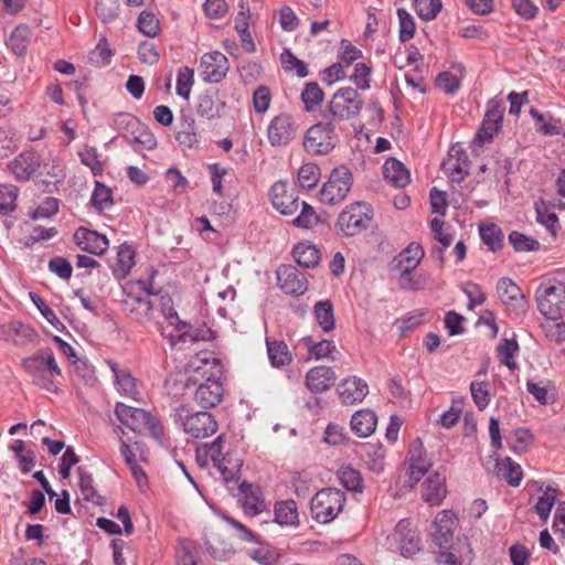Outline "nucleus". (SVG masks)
<instances>
[{"label": "nucleus", "mask_w": 565, "mask_h": 565, "mask_svg": "<svg viewBox=\"0 0 565 565\" xmlns=\"http://www.w3.org/2000/svg\"><path fill=\"white\" fill-rule=\"evenodd\" d=\"M321 177L320 167L315 162L303 163L298 171V182L302 189H313Z\"/></svg>", "instance_id": "nucleus-48"}, {"label": "nucleus", "mask_w": 565, "mask_h": 565, "mask_svg": "<svg viewBox=\"0 0 565 565\" xmlns=\"http://www.w3.org/2000/svg\"><path fill=\"white\" fill-rule=\"evenodd\" d=\"M173 418L180 423L183 430L193 438H206L217 430V422L209 412H196L190 414L186 405H180L174 409Z\"/></svg>", "instance_id": "nucleus-7"}, {"label": "nucleus", "mask_w": 565, "mask_h": 565, "mask_svg": "<svg viewBox=\"0 0 565 565\" xmlns=\"http://www.w3.org/2000/svg\"><path fill=\"white\" fill-rule=\"evenodd\" d=\"M277 280L285 294L300 296L308 289L307 278L291 265L280 266L277 269Z\"/></svg>", "instance_id": "nucleus-21"}, {"label": "nucleus", "mask_w": 565, "mask_h": 565, "mask_svg": "<svg viewBox=\"0 0 565 565\" xmlns=\"http://www.w3.org/2000/svg\"><path fill=\"white\" fill-rule=\"evenodd\" d=\"M337 125L330 119H323L312 125L303 136V149L311 156H326L337 146L339 137Z\"/></svg>", "instance_id": "nucleus-5"}, {"label": "nucleus", "mask_w": 565, "mask_h": 565, "mask_svg": "<svg viewBox=\"0 0 565 565\" xmlns=\"http://www.w3.org/2000/svg\"><path fill=\"white\" fill-rule=\"evenodd\" d=\"M399 21V40L405 43L412 40L415 35V21L414 18L403 8L397 10Z\"/></svg>", "instance_id": "nucleus-64"}, {"label": "nucleus", "mask_w": 565, "mask_h": 565, "mask_svg": "<svg viewBox=\"0 0 565 565\" xmlns=\"http://www.w3.org/2000/svg\"><path fill=\"white\" fill-rule=\"evenodd\" d=\"M31 35L32 33L29 26L19 25L11 33L8 46L15 55H24L30 44Z\"/></svg>", "instance_id": "nucleus-47"}, {"label": "nucleus", "mask_w": 565, "mask_h": 565, "mask_svg": "<svg viewBox=\"0 0 565 565\" xmlns=\"http://www.w3.org/2000/svg\"><path fill=\"white\" fill-rule=\"evenodd\" d=\"M242 466V459L231 452H226L222 457V462H220L216 468L223 476L224 482L228 484L230 482L238 481Z\"/></svg>", "instance_id": "nucleus-40"}, {"label": "nucleus", "mask_w": 565, "mask_h": 565, "mask_svg": "<svg viewBox=\"0 0 565 565\" xmlns=\"http://www.w3.org/2000/svg\"><path fill=\"white\" fill-rule=\"evenodd\" d=\"M364 100L358 89L352 87L339 88L322 110V119H330L335 125L356 117L363 107Z\"/></svg>", "instance_id": "nucleus-4"}, {"label": "nucleus", "mask_w": 565, "mask_h": 565, "mask_svg": "<svg viewBox=\"0 0 565 565\" xmlns=\"http://www.w3.org/2000/svg\"><path fill=\"white\" fill-rule=\"evenodd\" d=\"M526 390L541 405L553 404L556 401L555 385L548 380L540 382L529 380L526 382Z\"/></svg>", "instance_id": "nucleus-35"}, {"label": "nucleus", "mask_w": 565, "mask_h": 565, "mask_svg": "<svg viewBox=\"0 0 565 565\" xmlns=\"http://www.w3.org/2000/svg\"><path fill=\"white\" fill-rule=\"evenodd\" d=\"M408 482L414 487L427 473L431 463L426 458V452L420 440H414L408 450Z\"/></svg>", "instance_id": "nucleus-22"}, {"label": "nucleus", "mask_w": 565, "mask_h": 565, "mask_svg": "<svg viewBox=\"0 0 565 565\" xmlns=\"http://www.w3.org/2000/svg\"><path fill=\"white\" fill-rule=\"evenodd\" d=\"M120 4L118 0H96L95 12L103 23H110L118 18Z\"/></svg>", "instance_id": "nucleus-52"}, {"label": "nucleus", "mask_w": 565, "mask_h": 565, "mask_svg": "<svg viewBox=\"0 0 565 565\" xmlns=\"http://www.w3.org/2000/svg\"><path fill=\"white\" fill-rule=\"evenodd\" d=\"M383 174L386 181L397 188H404L411 181L409 172L402 162L390 158L383 166Z\"/></svg>", "instance_id": "nucleus-34"}, {"label": "nucleus", "mask_w": 565, "mask_h": 565, "mask_svg": "<svg viewBox=\"0 0 565 565\" xmlns=\"http://www.w3.org/2000/svg\"><path fill=\"white\" fill-rule=\"evenodd\" d=\"M519 351L518 342L512 339H503L498 347V355L502 364L507 365L510 370L518 367L516 362L513 360L514 355Z\"/></svg>", "instance_id": "nucleus-57"}, {"label": "nucleus", "mask_w": 565, "mask_h": 565, "mask_svg": "<svg viewBox=\"0 0 565 565\" xmlns=\"http://www.w3.org/2000/svg\"><path fill=\"white\" fill-rule=\"evenodd\" d=\"M338 394L341 402L345 405H353L362 402L369 393L366 382L360 377L352 376L344 379L338 385Z\"/></svg>", "instance_id": "nucleus-25"}, {"label": "nucleus", "mask_w": 565, "mask_h": 565, "mask_svg": "<svg viewBox=\"0 0 565 565\" xmlns=\"http://www.w3.org/2000/svg\"><path fill=\"white\" fill-rule=\"evenodd\" d=\"M135 265V250L131 246L122 244L118 247L117 259L113 267L114 275L122 279L131 270Z\"/></svg>", "instance_id": "nucleus-39"}, {"label": "nucleus", "mask_w": 565, "mask_h": 565, "mask_svg": "<svg viewBox=\"0 0 565 565\" xmlns=\"http://www.w3.org/2000/svg\"><path fill=\"white\" fill-rule=\"evenodd\" d=\"M138 286L142 290L141 294L124 290L122 311L138 322L150 321L153 318V308L157 301V299L152 300L151 297L157 298V295L151 292L143 281L138 282Z\"/></svg>", "instance_id": "nucleus-11"}, {"label": "nucleus", "mask_w": 565, "mask_h": 565, "mask_svg": "<svg viewBox=\"0 0 565 565\" xmlns=\"http://www.w3.org/2000/svg\"><path fill=\"white\" fill-rule=\"evenodd\" d=\"M424 256V250L418 243H411L404 250H402L393 260V269L401 273L403 287L417 289V282L414 281L409 274L418 266Z\"/></svg>", "instance_id": "nucleus-15"}, {"label": "nucleus", "mask_w": 565, "mask_h": 565, "mask_svg": "<svg viewBox=\"0 0 565 565\" xmlns=\"http://www.w3.org/2000/svg\"><path fill=\"white\" fill-rule=\"evenodd\" d=\"M352 184L353 174L347 166L334 168L319 191L320 202L328 205L341 203L350 192Z\"/></svg>", "instance_id": "nucleus-9"}, {"label": "nucleus", "mask_w": 565, "mask_h": 565, "mask_svg": "<svg viewBox=\"0 0 565 565\" xmlns=\"http://www.w3.org/2000/svg\"><path fill=\"white\" fill-rule=\"evenodd\" d=\"M509 243L513 246L515 252H534L540 249L537 239L518 231H512L509 234Z\"/></svg>", "instance_id": "nucleus-56"}, {"label": "nucleus", "mask_w": 565, "mask_h": 565, "mask_svg": "<svg viewBox=\"0 0 565 565\" xmlns=\"http://www.w3.org/2000/svg\"><path fill=\"white\" fill-rule=\"evenodd\" d=\"M337 380L335 372L330 366H315L306 375V386L313 394L327 392Z\"/></svg>", "instance_id": "nucleus-26"}, {"label": "nucleus", "mask_w": 565, "mask_h": 565, "mask_svg": "<svg viewBox=\"0 0 565 565\" xmlns=\"http://www.w3.org/2000/svg\"><path fill=\"white\" fill-rule=\"evenodd\" d=\"M537 308L547 319L557 320L565 313V286L542 282L535 292Z\"/></svg>", "instance_id": "nucleus-10"}, {"label": "nucleus", "mask_w": 565, "mask_h": 565, "mask_svg": "<svg viewBox=\"0 0 565 565\" xmlns=\"http://www.w3.org/2000/svg\"><path fill=\"white\" fill-rule=\"evenodd\" d=\"M292 256L297 264L305 268H313L320 262V252L312 244H297L292 249Z\"/></svg>", "instance_id": "nucleus-38"}, {"label": "nucleus", "mask_w": 565, "mask_h": 565, "mask_svg": "<svg viewBox=\"0 0 565 565\" xmlns=\"http://www.w3.org/2000/svg\"><path fill=\"white\" fill-rule=\"evenodd\" d=\"M345 494L339 489L326 488L318 491L311 500V516L319 523L333 521L343 510Z\"/></svg>", "instance_id": "nucleus-8"}, {"label": "nucleus", "mask_w": 565, "mask_h": 565, "mask_svg": "<svg viewBox=\"0 0 565 565\" xmlns=\"http://www.w3.org/2000/svg\"><path fill=\"white\" fill-rule=\"evenodd\" d=\"M200 73L206 83L218 84L223 81L230 70L228 58L221 52L205 53L201 57Z\"/></svg>", "instance_id": "nucleus-18"}, {"label": "nucleus", "mask_w": 565, "mask_h": 565, "mask_svg": "<svg viewBox=\"0 0 565 565\" xmlns=\"http://www.w3.org/2000/svg\"><path fill=\"white\" fill-rule=\"evenodd\" d=\"M225 103L220 98L218 92L205 93L199 97L196 111L200 116L214 119L222 116Z\"/></svg>", "instance_id": "nucleus-32"}, {"label": "nucleus", "mask_w": 565, "mask_h": 565, "mask_svg": "<svg viewBox=\"0 0 565 565\" xmlns=\"http://www.w3.org/2000/svg\"><path fill=\"white\" fill-rule=\"evenodd\" d=\"M299 127L298 120L292 114L279 113L271 118L267 126L269 145L275 148L287 147L297 138Z\"/></svg>", "instance_id": "nucleus-12"}, {"label": "nucleus", "mask_w": 565, "mask_h": 565, "mask_svg": "<svg viewBox=\"0 0 565 565\" xmlns=\"http://www.w3.org/2000/svg\"><path fill=\"white\" fill-rule=\"evenodd\" d=\"M371 220L370 209L362 202H355L339 214L337 227L344 236H354L366 230Z\"/></svg>", "instance_id": "nucleus-13"}, {"label": "nucleus", "mask_w": 565, "mask_h": 565, "mask_svg": "<svg viewBox=\"0 0 565 565\" xmlns=\"http://www.w3.org/2000/svg\"><path fill=\"white\" fill-rule=\"evenodd\" d=\"M275 520L279 524L291 525L298 520L297 504L294 500H285L275 505Z\"/></svg>", "instance_id": "nucleus-49"}, {"label": "nucleus", "mask_w": 565, "mask_h": 565, "mask_svg": "<svg viewBox=\"0 0 565 565\" xmlns=\"http://www.w3.org/2000/svg\"><path fill=\"white\" fill-rule=\"evenodd\" d=\"M194 84V71L188 66L178 71L177 94L189 99L192 86Z\"/></svg>", "instance_id": "nucleus-62"}, {"label": "nucleus", "mask_w": 565, "mask_h": 565, "mask_svg": "<svg viewBox=\"0 0 565 565\" xmlns=\"http://www.w3.org/2000/svg\"><path fill=\"white\" fill-rule=\"evenodd\" d=\"M497 294L509 311L516 316L525 313L527 301L521 288L512 279L508 277L499 279Z\"/></svg>", "instance_id": "nucleus-17"}, {"label": "nucleus", "mask_w": 565, "mask_h": 565, "mask_svg": "<svg viewBox=\"0 0 565 565\" xmlns=\"http://www.w3.org/2000/svg\"><path fill=\"white\" fill-rule=\"evenodd\" d=\"M138 30L149 38H154L160 30L158 18L150 11H142L137 20Z\"/></svg>", "instance_id": "nucleus-61"}, {"label": "nucleus", "mask_w": 565, "mask_h": 565, "mask_svg": "<svg viewBox=\"0 0 565 565\" xmlns=\"http://www.w3.org/2000/svg\"><path fill=\"white\" fill-rule=\"evenodd\" d=\"M504 110L505 106L502 100H489L486 115L475 136L473 143L482 147L486 142H490L493 139V136L501 129Z\"/></svg>", "instance_id": "nucleus-14"}, {"label": "nucleus", "mask_w": 565, "mask_h": 565, "mask_svg": "<svg viewBox=\"0 0 565 565\" xmlns=\"http://www.w3.org/2000/svg\"><path fill=\"white\" fill-rule=\"evenodd\" d=\"M90 203L98 212L110 207L114 203L111 190L102 182L96 181Z\"/></svg>", "instance_id": "nucleus-51"}, {"label": "nucleus", "mask_w": 565, "mask_h": 565, "mask_svg": "<svg viewBox=\"0 0 565 565\" xmlns=\"http://www.w3.org/2000/svg\"><path fill=\"white\" fill-rule=\"evenodd\" d=\"M540 491L542 494L539 497L534 510L541 520L546 521L550 516L552 508L556 502L558 489L548 484L545 487V489L541 487Z\"/></svg>", "instance_id": "nucleus-41"}, {"label": "nucleus", "mask_w": 565, "mask_h": 565, "mask_svg": "<svg viewBox=\"0 0 565 565\" xmlns=\"http://www.w3.org/2000/svg\"><path fill=\"white\" fill-rule=\"evenodd\" d=\"M376 423L377 417L374 412L361 409L352 415L350 425L359 437H367L375 430Z\"/></svg>", "instance_id": "nucleus-33"}, {"label": "nucleus", "mask_w": 565, "mask_h": 565, "mask_svg": "<svg viewBox=\"0 0 565 565\" xmlns=\"http://www.w3.org/2000/svg\"><path fill=\"white\" fill-rule=\"evenodd\" d=\"M446 494L447 489L445 484V478L441 475L434 472L425 479L423 483L422 498L430 507L441 504L443 500L446 498Z\"/></svg>", "instance_id": "nucleus-30"}, {"label": "nucleus", "mask_w": 565, "mask_h": 565, "mask_svg": "<svg viewBox=\"0 0 565 565\" xmlns=\"http://www.w3.org/2000/svg\"><path fill=\"white\" fill-rule=\"evenodd\" d=\"M302 342L308 349L309 355L316 360L329 358L337 349L334 342L329 340L315 342L311 337H305Z\"/></svg>", "instance_id": "nucleus-50"}, {"label": "nucleus", "mask_w": 565, "mask_h": 565, "mask_svg": "<svg viewBox=\"0 0 565 565\" xmlns=\"http://www.w3.org/2000/svg\"><path fill=\"white\" fill-rule=\"evenodd\" d=\"M167 321L166 327H161V334L169 339L172 345L178 342H185L190 339L191 342L196 341V337L190 333L191 326L182 321L177 311L164 318Z\"/></svg>", "instance_id": "nucleus-27"}, {"label": "nucleus", "mask_w": 565, "mask_h": 565, "mask_svg": "<svg viewBox=\"0 0 565 565\" xmlns=\"http://www.w3.org/2000/svg\"><path fill=\"white\" fill-rule=\"evenodd\" d=\"M441 0H414L418 17L425 21L434 20L441 10Z\"/></svg>", "instance_id": "nucleus-59"}, {"label": "nucleus", "mask_w": 565, "mask_h": 565, "mask_svg": "<svg viewBox=\"0 0 565 565\" xmlns=\"http://www.w3.org/2000/svg\"><path fill=\"white\" fill-rule=\"evenodd\" d=\"M269 195L273 206L282 215H294L301 206L300 213L291 222L294 226L309 230L319 223L315 209L305 201L299 202L295 193H289L287 182L280 180L274 183Z\"/></svg>", "instance_id": "nucleus-3"}, {"label": "nucleus", "mask_w": 565, "mask_h": 565, "mask_svg": "<svg viewBox=\"0 0 565 565\" xmlns=\"http://www.w3.org/2000/svg\"><path fill=\"white\" fill-rule=\"evenodd\" d=\"M77 473L79 478L78 486L82 499L97 505L103 504V497L96 491L92 475H89L83 467L77 468Z\"/></svg>", "instance_id": "nucleus-42"}, {"label": "nucleus", "mask_w": 565, "mask_h": 565, "mask_svg": "<svg viewBox=\"0 0 565 565\" xmlns=\"http://www.w3.org/2000/svg\"><path fill=\"white\" fill-rule=\"evenodd\" d=\"M42 157L36 151L24 150L8 163L9 171L20 182L29 181L41 168Z\"/></svg>", "instance_id": "nucleus-20"}, {"label": "nucleus", "mask_w": 565, "mask_h": 565, "mask_svg": "<svg viewBox=\"0 0 565 565\" xmlns=\"http://www.w3.org/2000/svg\"><path fill=\"white\" fill-rule=\"evenodd\" d=\"M494 472L512 487H518L523 477L521 466L514 462L510 457L497 460Z\"/></svg>", "instance_id": "nucleus-37"}, {"label": "nucleus", "mask_w": 565, "mask_h": 565, "mask_svg": "<svg viewBox=\"0 0 565 565\" xmlns=\"http://www.w3.org/2000/svg\"><path fill=\"white\" fill-rule=\"evenodd\" d=\"M107 364L114 373L117 391L124 396L138 401L140 393L137 390L136 379L130 372L120 367L115 361L108 360Z\"/></svg>", "instance_id": "nucleus-31"}, {"label": "nucleus", "mask_w": 565, "mask_h": 565, "mask_svg": "<svg viewBox=\"0 0 565 565\" xmlns=\"http://www.w3.org/2000/svg\"><path fill=\"white\" fill-rule=\"evenodd\" d=\"M266 344L268 358L273 366L280 367L288 365L291 362L292 356L285 342L267 340Z\"/></svg>", "instance_id": "nucleus-44"}, {"label": "nucleus", "mask_w": 565, "mask_h": 565, "mask_svg": "<svg viewBox=\"0 0 565 565\" xmlns=\"http://www.w3.org/2000/svg\"><path fill=\"white\" fill-rule=\"evenodd\" d=\"M30 299L39 309L44 319L53 326L57 331L65 330V326L56 317L55 312L45 303V301L35 292H30Z\"/></svg>", "instance_id": "nucleus-60"}, {"label": "nucleus", "mask_w": 565, "mask_h": 565, "mask_svg": "<svg viewBox=\"0 0 565 565\" xmlns=\"http://www.w3.org/2000/svg\"><path fill=\"white\" fill-rule=\"evenodd\" d=\"M480 237L484 245L492 252L500 250L503 247V232L494 223L479 225Z\"/></svg>", "instance_id": "nucleus-43"}, {"label": "nucleus", "mask_w": 565, "mask_h": 565, "mask_svg": "<svg viewBox=\"0 0 565 565\" xmlns=\"http://www.w3.org/2000/svg\"><path fill=\"white\" fill-rule=\"evenodd\" d=\"M193 367L184 384V387H195L194 399L202 408L215 407L223 397V385L220 381L221 365L216 359L196 358L190 364Z\"/></svg>", "instance_id": "nucleus-1"}, {"label": "nucleus", "mask_w": 565, "mask_h": 565, "mask_svg": "<svg viewBox=\"0 0 565 565\" xmlns=\"http://www.w3.org/2000/svg\"><path fill=\"white\" fill-rule=\"evenodd\" d=\"M396 551L405 558H413L420 551V539L416 531L409 527L407 520H401L392 534Z\"/></svg>", "instance_id": "nucleus-19"}, {"label": "nucleus", "mask_w": 565, "mask_h": 565, "mask_svg": "<svg viewBox=\"0 0 565 565\" xmlns=\"http://www.w3.org/2000/svg\"><path fill=\"white\" fill-rule=\"evenodd\" d=\"M19 190L14 185L0 184V214L9 215L17 207Z\"/></svg>", "instance_id": "nucleus-54"}, {"label": "nucleus", "mask_w": 565, "mask_h": 565, "mask_svg": "<svg viewBox=\"0 0 565 565\" xmlns=\"http://www.w3.org/2000/svg\"><path fill=\"white\" fill-rule=\"evenodd\" d=\"M139 119L128 113H119L114 117L113 126L118 134L126 139L132 129L138 127Z\"/></svg>", "instance_id": "nucleus-63"}, {"label": "nucleus", "mask_w": 565, "mask_h": 565, "mask_svg": "<svg viewBox=\"0 0 565 565\" xmlns=\"http://www.w3.org/2000/svg\"><path fill=\"white\" fill-rule=\"evenodd\" d=\"M457 527L458 519L451 510H443L438 512L431 524L433 542L439 548L449 550Z\"/></svg>", "instance_id": "nucleus-16"}, {"label": "nucleus", "mask_w": 565, "mask_h": 565, "mask_svg": "<svg viewBox=\"0 0 565 565\" xmlns=\"http://www.w3.org/2000/svg\"><path fill=\"white\" fill-rule=\"evenodd\" d=\"M340 483L350 491L361 492L363 489V480L361 473L351 468L343 467L339 475Z\"/></svg>", "instance_id": "nucleus-58"}, {"label": "nucleus", "mask_w": 565, "mask_h": 565, "mask_svg": "<svg viewBox=\"0 0 565 565\" xmlns=\"http://www.w3.org/2000/svg\"><path fill=\"white\" fill-rule=\"evenodd\" d=\"M73 238L82 250L97 256L103 255L109 247V241L105 235L85 227L77 228Z\"/></svg>", "instance_id": "nucleus-23"}, {"label": "nucleus", "mask_w": 565, "mask_h": 565, "mask_svg": "<svg viewBox=\"0 0 565 565\" xmlns=\"http://www.w3.org/2000/svg\"><path fill=\"white\" fill-rule=\"evenodd\" d=\"M282 67L287 72H295L298 77L308 76L307 64L299 60L289 49H285L280 55Z\"/></svg>", "instance_id": "nucleus-53"}, {"label": "nucleus", "mask_w": 565, "mask_h": 565, "mask_svg": "<svg viewBox=\"0 0 565 565\" xmlns=\"http://www.w3.org/2000/svg\"><path fill=\"white\" fill-rule=\"evenodd\" d=\"M115 414L117 419L132 431H148L157 439H160L162 436V426L149 412L128 406L124 403H117Z\"/></svg>", "instance_id": "nucleus-6"}, {"label": "nucleus", "mask_w": 565, "mask_h": 565, "mask_svg": "<svg viewBox=\"0 0 565 565\" xmlns=\"http://www.w3.org/2000/svg\"><path fill=\"white\" fill-rule=\"evenodd\" d=\"M113 51L105 38H102L96 47L88 53V61L96 67H103L109 64Z\"/></svg>", "instance_id": "nucleus-55"}, {"label": "nucleus", "mask_w": 565, "mask_h": 565, "mask_svg": "<svg viewBox=\"0 0 565 565\" xmlns=\"http://www.w3.org/2000/svg\"><path fill=\"white\" fill-rule=\"evenodd\" d=\"M443 166L450 173L452 181L460 182L462 175L469 173L470 161L467 152L460 146H452L449 149L448 159Z\"/></svg>", "instance_id": "nucleus-29"}, {"label": "nucleus", "mask_w": 565, "mask_h": 565, "mask_svg": "<svg viewBox=\"0 0 565 565\" xmlns=\"http://www.w3.org/2000/svg\"><path fill=\"white\" fill-rule=\"evenodd\" d=\"M316 320L324 332H330L335 327L333 305L330 300H321L313 308Z\"/></svg>", "instance_id": "nucleus-45"}, {"label": "nucleus", "mask_w": 565, "mask_h": 565, "mask_svg": "<svg viewBox=\"0 0 565 565\" xmlns=\"http://www.w3.org/2000/svg\"><path fill=\"white\" fill-rule=\"evenodd\" d=\"M132 131L125 140L135 151L150 150L157 146L153 134L140 120L138 127H135Z\"/></svg>", "instance_id": "nucleus-36"}, {"label": "nucleus", "mask_w": 565, "mask_h": 565, "mask_svg": "<svg viewBox=\"0 0 565 565\" xmlns=\"http://www.w3.org/2000/svg\"><path fill=\"white\" fill-rule=\"evenodd\" d=\"M324 93L316 82L307 83L301 92V100L305 109L309 113L316 111L322 104Z\"/></svg>", "instance_id": "nucleus-46"}, {"label": "nucleus", "mask_w": 565, "mask_h": 565, "mask_svg": "<svg viewBox=\"0 0 565 565\" xmlns=\"http://www.w3.org/2000/svg\"><path fill=\"white\" fill-rule=\"evenodd\" d=\"M225 444V436L218 435L211 444H201L195 449V460L201 468L207 467L209 462L212 461L215 467L222 462L223 448Z\"/></svg>", "instance_id": "nucleus-28"}, {"label": "nucleus", "mask_w": 565, "mask_h": 565, "mask_svg": "<svg viewBox=\"0 0 565 565\" xmlns=\"http://www.w3.org/2000/svg\"><path fill=\"white\" fill-rule=\"evenodd\" d=\"M21 366L31 377L33 385L49 393H58L55 380L62 376V370L57 365L51 348L40 349L32 355L22 359Z\"/></svg>", "instance_id": "nucleus-2"}, {"label": "nucleus", "mask_w": 565, "mask_h": 565, "mask_svg": "<svg viewBox=\"0 0 565 565\" xmlns=\"http://www.w3.org/2000/svg\"><path fill=\"white\" fill-rule=\"evenodd\" d=\"M239 491L242 494L239 501L247 515L255 516L266 510L263 491L258 486L243 481L239 484Z\"/></svg>", "instance_id": "nucleus-24"}]
</instances>
